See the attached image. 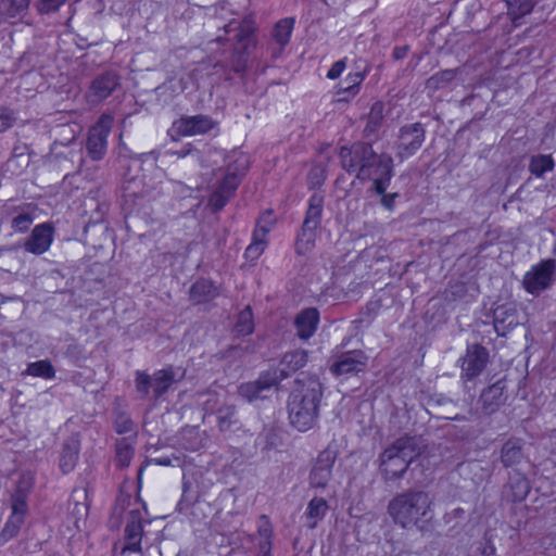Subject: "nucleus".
Here are the masks:
<instances>
[{
	"instance_id": "nucleus-1",
	"label": "nucleus",
	"mask_w": 556,
	"mask_h": 556,
	"mask_svg": "<svg viewBox=\"0 0 556 556\" xmlns=\"http://www.w3.org/2000/svg\"><path fill=\"white\" fill-rule=\"evenodd\" d=\"M343 167L355 173L361 179H371L377 193L383 194L392 176V159L387 154L377 155L370 146L355 143L340 151Z\"/></svg>"
},
{
	"instance_id": "nucleus-2",
	"label": "nucleus",
	"mask_w": 556,
	"mask_h": 556,
	"mask_svg": "<svg viewBox=\"0 0 556 556\" xmlns=\"http://www.w3.org/2000/svg\"><path fill=\"white\" fill-rule=\"evenodd\" d=\"M320 397L321 384L317 378L304 377L296 380L288 402L289 420L293 428L300 432L313 428Z\"/></svg>"
},
{
	"instance_id": "nucleus-3",
	"label": "nucleus",
	"mask_w": 556,
	"mask_h": 556,
	"mask_svg": "<svg viewBox=\"0 0 556 556\" xmlns=\"http://www.w3.org/2000/svg\"><path fill=\"white\" fill-rule=\"evenodd\" d=\"M432 502L422 491L405 492L393 497L388 505L392 520L404 529H427L433 518Z\"/></svg>"
},
{
	"instance_id": "nucleus-4",
	"label": "nucleus",
	"mask_w": 556,
	"mask_h": 556,
	"mask_svg": "<svg viewBox=\"0 0 556 556\" xmlns=\"http://www.w3.org/2000/svg\"><path fill=\"white\" fill-rule=\"evenodd\" d=\"M249 156L241 151H232L227 155L226 173L219 170L218 178L222 179L217 188L210 197L208 203L214 210L225 206L229 197L237 189L241 177L249 167Z\"/></svg>"
},
{
	"instance_id": "nucleus-5",
	"label": "nucleus",
	"mask_w": 556,
	"mask_h": 556,
	"mask_svg": "<svg viewBox=\"0 0 556 556\" xmlns=\"http://www.w3.org/2000/svg\"><path fill=\"white\" fill-rule=\"evenodd\" d=\"M417 455L414 438H400L380 456V471L387 480L401 478Z\"/></svg>"
},
{
	"instance_id": "nucleus-6",
	"label": "nucleus",
	"mask_w": 556,
	"mask_h": 556,
	"mask_svg": "<svg viewBox=\"0 0 556 556\" xmlns=\"http://www.w3.org/2000/svg\"><path fill=\"white\" fill-rule=\"evenodd\" d=\"M143 504L138 498L131 504V508L126 513V528H125V546L122 549V556H127L130 553H139L141 548L142 539V510Z\"/></svg>"
},
{
	"instance_id": "nucleus-7",
	"label": "nucleus",
	"mask_w": 556,
	"mask_h": 556,
	"mask_svg": "<svg viewBox=\"0 0 556 556\" xmlns=\"http://www.w3.org/2000/svg\"><path fill=\"white\" fill-rule=\"evenodd\" d=\"M425 141V130L418 123L404 126L400 130L399 141L395 147V154L401 160L410 157L422 146Z\"/></svg>"
},
{
	"instance_id": "nucleus-8",
	"label": "nucleus",
	"mask_w": 556,
	"mask_h": 556,
	"mask_svg": "<svg viewBox=\"0 0 556 556\" xmlns=\"http://www.w3.org/2000/svg\"><path fill=\"white\" fill-rule=\"evenodd\" d=\"M113 125V117L103 114L98 123L90 129L87 140V150L93 160H100L106 151V139Z\"/></svg>"
},
{
	"instance_id": "nucleus-9",
	"label": "nucleus",
	"mask_w": 556,
	"mask_h": 556,
	"mask_svg": "<svg viewBox=\"0 0 556 556\" xmlns=\"http://www.w3.org/2000/svg\"><path fill=\"white\" fill-rule=\"evenodd\" d=\"M555 263L553 261H544L533 266L523 278V287L527 292L538 294L545 290L552 283Z\"/></svg>"
},
{
	"instance_id": "nucleus-10",
	"label": "nucleus",
	"mask_w": 556,
	"mask_h": 556,
	"mask_svg": "<svg viewBox=\"0 0 556 556\" xmlns=\"http://www.w3.org/2000/svg\"><path fill=\"white\" fill-rule=\"evenodd\" d=\"M334 462L336 455L331 451H323L319 453L309 473L311 486L324 489L329 485Z\"/></svg>"
},
{
	"instance_id": "nucleus-11",
	"label": "nucleus",
	"mask_w": 556,
	"mask_h": 556,
	"mask_svg": "<svg viewBox=\"0 0 556 556\" xmlns=\"http://www.w3.org/2000/svg\"><path fill=\"white\" fill-rule=\"evenodd\" d=\"M368 357L362 351L346 352L332 364L331 371L336 376L354 375L365 369Z\"/></svg>"
},
{
	"instance_id": "nucleus-12",
	"label": "nucleus",
	"mask_w": 556,
	"mask_h": 556,
	"mask_svg": "<svg viewBox=\"0 0 556 556\" xmlns=\"http://www.w3.org/2000/svg\"><path fill=\"white\" fill-rule=\"evenodd\" d=\"M488 352L483 346L472 345L468 348L462 366V378L471 380L478 377L488 362Z\"/></svg>"
},
{
	"instance_id": "nucleus-13",
	"label": "nucleus",
	"mask_w": 556,
	"mask_h": 556,
	"mask_svg": "<svg viewBox=\"0 0 556 556\" xmlns=\"http://www.w3.org/2000/svg\"><path fill=\"white\" fill-rule=\"evenodd\" d=\"M277 383V372L268 371L262 375L257 381L241 384L239 387V394L249 402H252L257 399L266 397V392Z\"/></svg>"
},
{
	"instance_id": "nucleus-14",
	"label": "nucleus",
	"mask_w": 556,
	"mask_h": 556,
	"mask_svg": "<svg viewBox=\"0 0 556 556\" xmlns=\"http://www.w3.org/2000/svg\"><path fill=\"white\" fill-rule=\"evenodd\" d=\"M216 123L205 115L186 116L174 123V129L181 136H195L214 129Z\"/></svg>"
},
{
	"instance_id": "nucleus-15",
	"label": "nucleus",
	"mask_w": 556,
	"mask_h": 556,
	"mask_svg": "<svg viewBox=\"0 0 556 556\" xmlns=\"http://www.w3.org/2000/svg\"><path fill=\"white\" fill-rule=\"evenodd\" d=\"M53 242V228L49 224L37 225L25 242V250L40 255L47 252Z\"/></svg>"
},
{
	"instance_id": "nucleus-16",
	"label": "nucleus",
	"mask_w": 556,
	"mask_h": 556,
	"mask_svg": "<svg viewBox=\"0 0 556 556\" xmlns=\"http://www.w3.org/2000/svg\"><path fill=\"white\" fill-rule=\"evenodd\" d=\"M28 511L27 504H24L16 497L15 502L11 503V515L7 520L2 532L1 539L7 542L14 538L25 521V517Z\"/></svg>"
},
{
	"instance_id": "nucleus-17",
	"label": "nucleus",
	"mask_w": 556,
	"mask_h": 556,
	"mask_svg": "<svg viewBox=\"0 0 556 556\" xmlns=\"http://www.w3.org/2000/svg\"><path fill=\"white\" fill-rule=\"evenodd\" d=\"M294 27V18L286 17L276 23L273 30V39L270 43L271 55L278 59L285 47L289 43Z\"/></svg>"
},
{
	"instance_id": "nucleus-18",
	"label": "nucleus",
	"mask_w": 556,
	"mask_h": 556,
	"mask_svg": "<svg viewBox=\"0 0 556 556\" xmlns=\"http://www.w3.org/2000/svg\"><path fill=\"white\" fill-rule=\"evenodd\" d=\"M519 325L517 307L509 303L498 306L494 311V328L497 334L504 336L507 331Z\"/></svg>"
},
{
	"instance_id": "nucleus-19",
	"label": "nucleus",
	"mask_w": 556,
	"mask_h": 556,
	"mask_svg": "<svg viewBox=\"0 0 556 556\" xmlns=\"http://www.w3.org/2000/svg\"><path fill=\"white\" fill-rule=\"evenodd\" d=\"M80 451V441L78 435H71L64 441L59 458V467L63 473H68L74 470Z\"/></svg>"
},
{
	"instance_id": "nucleus-20",
	"label": "nucleus",
	"mask_w": 556,
	"mask_h": 556,
	"mask_svg": "<svg viewBox=\"0 0 556 556\" xmlns=\"http://www.w3.org/2000/svg\"><path fill=\"white\" fill-rule=\"evenodd\" d=\"M307 361V353L303 350H295L287 353L279 363L277 372L278 382L287 378L299 368L303 367Z\"/></svg>"
},
{
	"instance_id": "nucleus-21",
	"label": "nucleus",
	"mask_w": 556,
	"mask_h": 556,
	"mask_svg": "<svg viewBox=\"0 0 556 556\" xmlns=\"http://www.w3.org/2000/svg\"><path fill=\"white\" fill-rule=\"evenodd\" d=\"M319 313L316 308L303 309L295 318L298 334L302 339L311 338L318 326Z\"/></svg>"
},
{
	"instance_id": "nucleus-22",
	"label": "nucleus",
	"mask_w": 556,
	"mask_h": 556,
	"mask_svg": "<svg viewBox=\"0 0 556 556\" xmlns=\"http://www.w3.org/2000/svg\"><path fill=\"white\" fill-rule=\"evenodd\" d=\"M328 503L323 497H313L306 506L304 513L305 526L308 529H315L318 523L325 518L328 511Z\"/></svg>"
},
{
	"instance_id": "nucleus-23",
	"label": "nucleus",
	"mask_w": 556,
	"mask_h": 556,
	"mask_svg": "<svg viewBox=\"0 0 556 556\" xmlns=\"http://www.w3.org/2000/svg\"><path fill=\"white\" fill-rule=\"evenodd\" d=\"M117 86V78L113 74H105L93 80L90 87V97L102 100L111 94Z\"/></svg>"
},
{
	"instance_id": "nucleus-24",
	"label": "nucleus",
	"mask_w": 556,
	"mask_h": 556,
	"mask_svg": "<svg viewBox=\"0 0 556 556\" xmlns=\"http://www.w3.org/2000/svg\"><path fill=\"white\" fill-rule=\"evenodd\" d=\"M35 475L30 470L21 471L15 480V489L12 494L11 503L15 502L16 497L24 504H27V496L33 489Z\"/></svg>"
},
{
	"instance_id": "nucleus-25",
	"label": "nucleus",
	"mask_w": 556,
	"mask_h": 556,
	"mask_svg": "<svg viewBox=\"0 0 556 556\" xmlns=\"http://www.w3.org/2000/svg\"><path fill=\"white\" fill-rule=\"evenodd\" d=\"M191 299L198 303L210 301L218 294V288L207 279H200L191 288Z\"/></svg>"
},
{
	"instance_id": "nucleus-26",
	"label": "nucleus",
	"mask_w": 556,
	"mask_h": 556,
	"mask_svg": "<svg viewBox=\"0 0 556 556\" xmlns=\"http://www.w3.org/2000/svg\"><path fill=\"white\" fill-rule=\"evenodd\" d=\"M506 2L508 14L516 27L521 24V17L529 14L535 4V0H506Z\"/></svg>"
},
{
	"instance_id": "nucleus-27",
	"label": "nucleus",
	"mask_w": 556,
	"mask_h": 556,
	"mask_svg": "<svg viewBox=\"0 0 556 556\" xmlns=\"http://www.w3.org/2000/svg\"><path fill=\"white\" fill-rule=\"evenodd\" d=\"M175 381L170 369L157 370L153 375V393L155 397L162 396Z\"/></svg>"
},
{
	"instance_id": "nucleus-28",
	"label": "nucleus",
	"mask_w": 556,
	"mask_h": 556,
	"mask_svg": "<svg viewBox=\"0 0 556 556\" xmlns=\"http://www.w3.org/2000/svg\"><path fill=\"white\" fill-rule=\"evenodd\" d=\"M502 462L508 467L518 463L522 457L521 442L518 439L508 440L502 448Z\"/></svg>"
},
{
	"instance_id": "nucleus-29",
	"label": "nucleus",
	"mask_w": 556,
	"mask_h": 556,
	"mask_svg": "<svg viewBox=\"0 0 556 556\" xmlns=\"http://www.w3.org/2000/svg\"><path fill=\"white\" fill-rule=\"evenodd\" d=\"M315 227H306L303 225L302 231L298 237L295 244L299 254H306L313 250L316 241Z\"/></svg>"
},
{
	"instance_id": "nucleus-30",
	"label": "nucleus",
	"mask_w": 556,
	"mask_h": 556,
	"mask_svg": "<svg viewBox=\"0 0 556 556\" xmlns=\"http://www.w3.org/2000/svg\"><path fill=\"white\" fill-rule=\"evenodd\" d=\"M26 374L33 377H39L46 380L52 379L55 375L52 364L47 361H37L28 364Z\"/></svg>"
},
{
	"instance_id": "nucleus-31",
	"label": "nucleus",
	"mask_w": 556,
	"mask_h": 556,
	"mask_svg": "<svg viewBox=\"0 0 556 556\" xmlns=\"http://www.w3.org/2000/svg\"><path fill=\"white\" fill-rule=\"evenodd\" d=\"M254 330L253 313L248 306L241 311L238 315L237 323L235 325V331L239 336H247L252 333Z\"/></svg>"
},
{
	"instance_id": "nucleus-32",
	"label": "nucleus",
	"mask_w": 556,
	"mask_h": 556,
	"mask_svg": "<svg viewBox=\"0 0 556 556\" xmlns=\"http://www.w3.org/2000/svg\"><path fill=\"white\" fill-rule=\"evenodd\" d=\"M383 118V104L381 102H375L370 109L365 132L367 135L375 134L381 126Z\"/></svg>"
},
{
	"instance_id": "nucleus-33",
	"label": "nucleus",
	"mask_w": 556,
	"mask_h": 556,
	"mask_svg": "<svg viewBox=\"0 0 556 556\" xmlns=\"http://www.w3.org/2000/svg\"><path fill=\"white\" fill-rule=\"evenodd\" d=\"M36 217V208L27 207L13 218L12 228L17 232H24L30 227Z\"/></svg>"
},
{
	"instance_id": "nucleus-34",
	"label": "nucleus",
	"mask_w": 556,
	"mask_h": 556,
	"mask_svg": "<svg viewBox=\"0 0 556 556\" xmlns=\"http://www.w3.org/2000/svg\"><path fill=\"white\" fill-rule=\"evenodd\" d=\"M554 167L553 159L549 155H536L531 159L530 172L536 177L543 176Z\"/></svg>"
},
{
	"instance_id": "nucleus-35",
	"label": "nucleus",
	"mask_w": 556,
	"mask_h": 556,
	"mask_svg": "<svg viewBox=\"0 0 556 556\" xmlns=\"http://www.w3.org/2000/svg\"><path fill=\"white\" fill-rule=\"evenodd\" d=\"M455 75L456 73L453 70H445L439 72L427 80L426 88L429 89L430 91L443 88L445 85H447L455 78Z\"/></svg>"
},
{
	"instance_id": "nucleus-36",
	"label": "nucleus",
	"mask_w": 556,
	"mask_h": 556,
	"mask_svg": "<svg viewBox=\"0 0 556 556\" xmlns=\"http://www.w3.org/2000/svg\"><path fill=\"white\" fill-rule=\"evenodd\" d=\"M267 247V239L253 233L252 241L245 249V258L250 262H255L264 253Z\"/></svg>"
},
{
	"instance_id": "nucleus-37",
	"label": "nucleus",
	"mask_w": 556,
	"mask_h": 556,
	"mask_svg": "<svg viewBox=\"0 0 556 556\" xmlns=\"http://www.w3.org/2000/svg\"><path fill=\"white\" fill-rule=\"evenodd\" d=\"M364 78L365 74L362 72L349 73L345 78L346 86L341 88L338 93L341 94L346 92L350 96H355L358 91V86L362 84Z\"/></svg>"
},
{
	"instance_id": "nucleus-38",
	"label": "nucleus",
	"mask_w": 556,
	"mask_h": 556,
	"mask_svg": "<svg viewBox=\"0 0 556 556\" xmlns=\"http://www.w3.org/2000/svg\"><path fill=\"white\" fill-rule=\"evenodd\" d=\"M274 223L275 217L273 216V213L270 211L265 212L258 218L253 233L264 239H267V235L271 230Z\"/></svg>"
},
{
	"instance_id": "nucleus-39",
	"label": "nucleus",
	"mask_w": 556,
	"mask_h": 556,
	"mask_svg": "<svg viewBox=\"0 0 556 556\" xmlns=\"http://www.w3.org/2000/svg\"><path fill=\"white\" fill-rule=\"evenodd\" d=\"M134 456V448L126 440H122L116 446V459L119 466L126 467Z\"/></svg>"
},
{
	"instance_id": "nucleus-40",
	"label": "nucleus",
	"mask_w": 556,
	"mask_h": 556,
	"mask_svg": "<svg viewBox=\"0 0 556 556\" xmlns=\"http://www.w3.org/2000/svg\"><path fill=\"white\" fill-rule=\"evenodd\" d=\"M326 179V170L325 167L321 165H314L312 166L308 176H307V182L309 188H316L323 185V182Z\"/></svg>"
},
{
	"instance_id": "nucleus-41",
	"label": "nucleus",
	"mask_w": 556,
	"mask_h": 556,
	"mask_svg": "<svg viewBox=\"0 0 556 556\" xmlns=\"http://www.w3.org/2000/svg\"><path fill=\"white\" fill-rule=\"evenodd\" d=\"M150 388L153 389V378L144 372L138 371L136 377L137 391L143 396H147L149 394Z\"/></svg>"
},
{
	"instance_id": "nucleus-42",
	"label": "nucleus",
	"mask_w": 556,
	"mask_h": 556,
	"mask_svg": "<svg viewBox=\"0 0 556 556\" xmlns=\"http://www.w3.org/2000/svg\"><path fill=\"white\" fill-rule=\"evenodd\" d=\"M323 208L308 206L303 225L317 228L321 218Z\"/></svg>"
},
{
	"instance_id": "nucleus-43",
	"label": "nucleus",
	"mask_w": 556,
	"mask_h": 556,
	"mask_svg": "<svg viewBox=\"0 0 556 556\" xmlns=\"http://www.w3.org/2000/svg\"><path fill=\"white\" fill-rule=\"evenodd\" d=\"M64 2L65 0H39L37 3V10L41 14H47L58 11Z\"/></svg>"
},
{
	"instance_id": "nucleus-44",
	"label": "nucleus",
	"mask_w": 556,
	"mask_h": 556,
	"mask_svg": "<svg viewBox=\"0 0 556 556\" xmlns=\"http://www.w3.org/2000/svg\"><path fill=\"white\" fill-rule=\"evenodd\" d=\"M235 414V408L232 406H228L225 408H220L218 410V424L220 430H227L230 426V418Z\"/></svg>"
},
{
	"instance_id": "nucleus-45",
	"label": "nucleus",
	"mask_w": 556,
	"mask_h": 556,
	"mask_svg": "<svg viewBox=\"0 0 556 556\" xmlns=\"http://www.w3.org/2000/svg\"><path fill=\"white\" fill-rule=\"evenodd\" d=\"M529 490L528 481L522 477L518 478L516 481V491L513 494L514 500L522 501L528 495Z\"/></svg>"
},
{
	"instance_id": "nucleus-46",
	"label": "nucleus",
	"mask_w": 556,
	"mask_h": 556,
	"mask_svg": "<svg viewBox=\"0 0 556 556\" xmlns=\"http://www.w3.org/2000/svg\"><path fill=\"white\" fill-rule=\"evenodd\" d=\"M271 532L273 531L268 518L266 516H262L258 526V533L263 538L262 542H271Z\"/></svg>"
},
{
	"instance_id": "nucleus-47",
	"label": "nucleus",
	"mask_w": 556,
	"mask_h": 556,
	"mask_svg": "<svg viewBox=\"0 0 556 556\" xmlns=\"http://www.w3.org/2000/svg\"><path fill=\"white\" fill-rule=\"evenodd\" d=\"M345 67H346V64H345L344 60H340V61L336 62L331 66V68L328 71L327 77L329 79H337L344 72Z\"/></svg>"
},
{
	"instance_id": "nucleus-48",
	"label": "nucleus",
	"mask_w": 556,
	"mask_h": 556,
	"mask_svg": "<svg viewBox=\"0 0 556 556\" xmlns=\"http://www.w3.org/2000/svg\"><path fill=\"white\" fill-rule=\"evenodd\" d=\"M501 391L497 387L493 386L489 388L483 394H482V401L484 405H488L489 399H501Z\"/></svg>"
},
{
	"instance_id": "nucleus-49",
	"label": "nucleus",
	"mask_w": 556,
	"mask_h": 556,
	"mask_svg": "<svg viewBox=\"0 0 556 556\" xmlns=\"http://www.w3.org/2000/svg\"><path fill=\"white\" fill-rule=\"evenodd\" d=\"M116 430L118 433H127L132 431V422L128 418H121L116 421Z\"/></svg>"
},
{
	"instance_id": "nucleus-50",
	"label": "nucleus",
	"mask_w": 556,
	"mask_h": 556,
	"mask_svg": "<svg viewBox=\"0 0 556 556\" xmlns=\"http://www.w3.org/2000/svg\"><path fill=\"white\" fill-rule=\"evenodd\" d=\"M0 119H2V127L8 128L13 123V114L10 110L0 109Z\"/></svg>"
},
{
	"instance_id": "nucleus-51",
	"label": "nucleus",
	"mask_w": 556,
	"mask_h": 556,
	"mask_svg": "<svg viewBox=\"0 0 556 556\" xmlns=\"http://www.w3.org/2000/svg\"><path fill=\"white\" fill-rule=\"evenodd\" d=\"M308 206H313V207L316 206V207L323 208V206H324V197L320 193L315 192L309 198Z\"/></svg>"
},
{
	"instance_id": "nucleus-52",
	"label": "nucleus",
	"mask_w": 556,
	"mask_h": 556,
	"mask_svg": "<svg viewBox=\"0 0 556 556\" xmlns=\"http://www.w3.org/2000/svg\"><path fill=\"white\" fill-rule=\"evenodd\" d=\"M140 185V181L137 179H132L128 181V185L125 187L126 197H131L137 194V187Z\"/></svg>"
},
{
	"instance_id": "nucleus-53",
	"label": "nucleus",
	"mask_w": 556,
	"mask_h": 556,
	"mask_svg": "<svg viewBox=\"0 0 556 556\" xmlns=\"http://www.w3.org/2000/svg\"><path fill=\"white\" fill-rule=\"evenodd\" d=\"M258 556H273L271 542H261L258 545Z\"/></svg>"
},
{
	"instance_id": "nucleus-54",
	"label": "nucleus",
	"mask_w": 556,
	"mask_h": 556,
	"mask_svg": "<svg viewBox=\"0 0 556 556\" xmlns=\"http://www.w3.org/2000/svg\"><path fill=\"white\" fill-rule=\"evenodd\" d=\"M394 198H395V194H391V195H383L382 197V204L391 210L392 206H393V201H394Z\"/></svg>"
},
{
	"instance_id": "nucleus-55",
	"label": "nucleus",
	"mask_w": 556,
	"mask_h": 556,
	"mask_svg": "<svg viewBox=\"0 0 556 556\" xmlns=\"http://www.w3.org/2000/svg\"><path fill=\"white\" fill-rule=\"evenodd\" d=\"M213 154H214V156H216L217 159L223 157V152H222V151L215 150V151L213 152Z\"/></svg>"
},
{
	"instance_id": "nucleus-56",
	"label": "nucleus",
	"mask_w": 556,
	"mask_h": 556,
	"mask_svg": "<svg viewBox=\"0 0 556 556\" xmlns=\"http://www.w3.org/2000/svg\"><path fill=\"white\" fill-rule=\"evenodd\" d=\"M2 392V387L0 386V393Z\"/></svg>"
}]
</instances>
